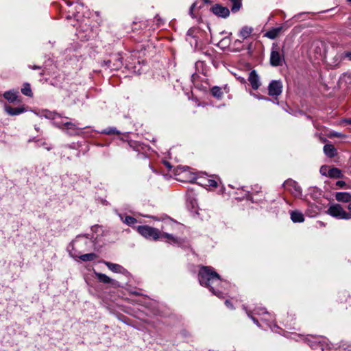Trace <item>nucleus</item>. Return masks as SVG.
<instances>
[{
	"instance_id": "nucleus-18",
	"label": "nucleus",
	"mask_w": 351,
	"mask_h": 351,
	"mask_svg": "<svg viewBox=\"0 0 351 351\" xmlns=\"http://www.w3.org/2000/svg\"><path fill=\"white\" fill-rule=\"evenodd\" d=\"M287 23L288 21H287L284 24V25L271 28L264 34V36L269 39H275L279 35V34L283 29L284 27L287 25Z\"/></svg>"
},
{
	"instance_id": "nucleus-19",
	"label": "nucleus",
	"mask_w": 351,
	"mask_h": 351,
	"mask_svg": "<svg viewBox=\"0 0 351 351\" xmlns=\"http://www.w3.org/2000/svg\"><path fill=\"white\" fill-rule=\"evenodd\" d=\"M165 238L167 239V242L169 243L173 244V245H179L182 243V241L180 238L176 237L171 234H169L165 232L160 231V239Z\"/></svg>"
},
{
	"instance_id": "nucleus-20",
	"label": "nucleus",
	"mask_w": 351,
	"mask_h": 351,
	"mask_svg": "<svg viewBox=\"0 0 351 351\" xmlns=\"http://www.w3.org/2000/svg\"><path fill=\"white\" fill-rule=\"evenodd\" d=\"M40 117H45L48 119H51L53 121L52 123L54 125L55 121H59L58 119H61V117L54 112H51L49 110H44L40 114Z\"/></svg>"
},
{
	"instance_id": "nucleus-54",
	"label": "nucleus",
	"mask_w": 351,
	"mask_h": 351,
	"mask_svg": "<svg viewBox=\"0 0 351 351\" xmlns=\"http://www.w3.org/2000/svg\"><path fill=\"white\" fill-rule=\"evenodd\" d=\"M165 165L169 169H171V165H170V163L169 162H167L165 161Z\"/></svg>"
},
{
	"instance_id": "nucleus-46",
	"label": "nucleus",
	"mask_w": 351,
	"mask_h": 351,
	"mask_svg": "<svg viewBox=\"0 0 351 351\" xmlns=\"http://www.w3.org/2000/svg\"><path fill=\"white\" fill-rule=\"evenodd\" d=\"M225 304H226V306L228 308H230V309H231V310H232V309H234V306H233L232 304L231 303V302H230V300H226L225 301Z\"/></svg>"
},
{
	"instance_id": "nucleus-3",
	"label": "nucleus",
	"mask_w": 351,
	"mask_h": 351,
	"mask_svg": "<svg viewBox=\"0 0 351 351\" xmlns=\"http://www.w3.org/2000/svg\"><path fill=\"white\" fill-rule=\"evenodd\" d=\"M284 337L293 339L295 341H304L313 350H321V351H331L332 345L328 339L319 336L308 335L304 336L301 334L291 333L290 336L284 334Z\"/></svg>"
},
{
	"instance_id": "nucleus-5",
	"label": "nucleus",
	"mask_w": 351,
	"mask_h": 351,
	"mask_svg": "<svg viewBox=\"0 0 351 351\" xmlns=\"http://www.w3.org/2000/svg\"><path fill=\"white\" fill-rule=\"evenodd\" d=\"M54 125L70 136L78 135L80 130L84 128V127H80L78 123L71 121H55Z\"/></svg>"
},
{
	"instance_id": "nucleus-8",
	"label": "nucleus",
	"mask_w": 351,
	"mask_h": 351,
	"mask_svg": "<svg viewBox=\"0 0 351 351\" xmlns=\"http://www.w3.org/2000/svg\"><path fill=\"white\" fill-rule=\"evenodd\" d=\"M327 213L338 219H350L351 214L346 212L340 204H336L330 206L328 210Z\"/></svg>"
},
{
	"instance_id": "nucleus-62",
	"label": "nucleus",
	"mask_w": 351,
	"mask_h": 351,
	"mask_svg": "<svg viewBox=\"0 0 351 351\" xmlns=\"http://www.w3.org/2000/svg\"><path fill=\"white\" fill-rule=\"evenodd\" d=\"M194 202H195V199H194ZM191 203H192V204H193V207L194 208V207H195V204H196V202H194V203H193V202H192Z\"/></svg>"
},
{
	"instance_id": "nucleus-58",
	"label": "nucleus",
	"mask_w": 351,
	"mask_h": 351,
	"mask_svg": "<svg viewBox=\"0 0 351 351\" xmlns=\"http://www.w3.org/2000/svg\"><path fill=\"white\" fill-rule=\"evenodd\" d=\"M99 228V226H93V227H92V230L95 231L96 229H98Z\"/></svg>"
},
{
	"instance_id": "nucleus-13",
	"label": "nucleus",
	"mask_w": 351,
	"mask_h": 351,
	"mask_svg": "<svg viewBox=\"0 0 351 351\" xmlns=\"http://www.w3.org/2000/svg\"><path fill=\"white\" fill-rule=\"evenodd\" d=\"M282 92V83L280 80H272L268 86V94L271 97H278Z\"/></svg>"
},
{
	"instance_id": "nucleus-11",
	"label": "nucleus",
	"mask_w": 351,
	"mask_h": 351,
	"mask_svg": "<svg viewBox=\"0 0 351 351\" xmlns=\"http://www.w3.org/2000/svg\"><path fill=\"white\" fill-rule=\"evenodd\" d=\"M284 188L289 191L295 197H300L302 194V188L297 182L291 179L286 180L283 183Z\"/></svg>"
},
{
	"instance_id": "nucleus-59",
	"label": "nucleus",
	"mask_w": 351,
	"mask_h": 351,
	"mask_svg": "<svg viewBox=\"0 0 351 351\" xmlns=\"http://www.w3.org/2000/svg\"><path fill=\"white\" fill-rule=\"evenodd\" d=\"M34 128H35V130H36V131H38H38H39V130H40L39 127H38L36 125L34 126Z\"/></svg>"
},
{
	"instance_id": "nucleus-40",
	"label": "nucleus",
	"mask_w": 351,
	"mask_h": 351,
	"mask_svg": "<svg viewBox=\"0 0 351 351\" xmlns=\"http://www.w3.org/2000/svg\"><path fill=\"white\" fill-rule=\"evenodd\" d=\"M35 141V142H36V143H37V145H38V147H40V146H43V147H45V149H47V150H48V151H49V150H51V149H52V147H51V146H49V145L47 144V143H46V142H45V141H39V140L36 141L35 138H33L32 139L29 140V141Z\"/></svg>"
},
{
	"instance_id": "nucleus-41",
	"label": "nucleus",
	"mask_w": 351,
	"mask_h": 351,
	"mask_svg": "<svg viewBox=\"0 0 351 351\" xmlns=\"http://www.w3.org/2000/svg\"><path fill=\"white\" fill-rule=\"evenodd\" d=\"M337 58V59H339V60H342L346 58L348 59L349 60H351V52L346 51L345 53H341L338 55Z\"/></svg>"
},
{
	"instance_id": "nucleus-9",
	"label": "nucleus",
	"mask_w": 351,
	"mask_h": 351,
	"mask_svg": "<svg viewBox=\"0 0 351 351\" xmlns=\"http://www.w3.org/2000/svg\"><path fill=\"white\" fill-rule=\"evenodd\" d=\"M285 62L284 52H280V49L277 45H273L270 53L269 62L272 66H278Z\"/></svg>"
},
{
	"instance_id": "nucleus-51",
	"label": "nucleus",
	"mask_w": 351,
	"mask_h": 351,
	"mask_svg": "<svg viewBox=\"0 0 351 351\" xmlns=\"http://www.w3.org/2000/svg\"><path fill=\"white\" fill-rule=\"evenodd\" d=\"M204 62L201 61H198L195 63V66L197 69H198L199 66H203Z\"/></svg>"
},
{
	"instance_id": "nucleus-45",
	"label": "nucleus",
	"mask_w": 351,
	"mask_h": 351,
	"mask_svg": "<svg viewBox=\"0 0 351 351\" xmlns=\"http://www.w3.org/2000/svg\"><path fill=\"white\" fill-rule=\"evenodd\" d=\"M320 173L323 176H328V173H326L327 171V167L326 166H322L321 168H320Z\"/></svg>"
},
{
	"instance_id": "nucleus-63",
	"label": "nucleus",
	"mask_w": 351,
	"mask_h": 351,
	"mask_svg": "<svg viewBox=\"0 0 351 351\" xmlns=\"http://www.w3.org/2000/svg\"><path fill=\"white\" fill-rule=\"evenodd\" d=\"M44 75V72H43V71H42V72H40V76H42V75Z\"/></svg>"
},
{
	"instance_id": "nucleus-4",
	"label": "nucleus",
	"mask_w": 351,
	"mask_h": 351,
	"mask_svg": "<svg viewBox=\"0 0 351 351\" xmlns=\"http://www.w3.org/2000/svg\"><path fill=\"white\" fill-rule=\"evenodd\" d=\"M75 8L77 10H79L82 9L83 6L81 4H77ZM74 17L77 22L76 27L77 36L82 40H86L94 37L95 34L93 32V29L88 24L89 22L88 19H82L79 11H77V13L74 15ZM73 26H76V24H74Z\"/></svg>"
},
{
	"instance_id": "nucleus-21",
	"label": "nucleus",
	"mask_w": 351,
	"mask_h": 351,
	"mask_svg": "<svg viewBox=\"0 0 351 351\" xmlns=\"http://www.w3.org/2000/svg\"><path fill=\"white\" fill-rule=\"evenodd\" d=\"M291 219L293 223H302L304 221V216L299 210H292L290 212Z\"/></svg>"
},
{
	"instance_id": "nucleus-53",
	"label": "nucleus",
	"mask_w": 351,
	"mask_h": 351,
	"mask_svg": "<svg viewBox=\"0 0 351 351\" xmlns=\"http://www.w3.org/2000/svg\"><path fill=\"white\" fill-rule=\"evenodd\" d=\"M130 293L134 295H141V293L137 291H131Z\"/></svg>"
},
{
	"instance_id": "nucleus-14",
	"label": "nucleus",
	"mask_w": 351,
	"mask_h": 351,
	"mask_svg": "<svg viewBox=\"0 0 351 351\" xmlns=\"http://www.w3.org/2000/svg\"><path fill=\"white\" fill-rule=\"evenodd\" d=\"M103 263L108 267V268L110 271L114 273L121 274L125 276H128L129 274L128 271L126 269H125L123 266L119 264L112 263L108 261H104Z\"/></svg>"
},
{
	"instance_id": "nucleus-33",
	"label": "nucleus",
	"mask_w": 351,
	"mask_h": 351,
	"mask_svg": "<svg viewBox=\"0 0 351 351\" xmlns=\"http://www.w3.org/2000/svg\"><path fill=\"white\" fill-rule=\"evenodd\" d=\"M295 315L293 314H288V316H287V319L285 321H283L284 322V325L285 326L289 328H293V326L294 325V320H295Z\"/></svg>"
},
{
	"instance_id": "nucleus-6",
	"label": "nucleus",
	"mask_w": 351,
	"mask_h": 351,
	"mask_svg": "<svg viewBox=\"0 0 351 351\" xmlns=\"http://www.w3.org/2000/svg\"><path fill=\"white\" fill-rule=\"evenodd\" d=\"M123 66V57L120 53L110 55V58L101 62V66L110 71L118 70Z\"/></svg>"
},
{
	"instance_id": "nucleus-29",
	"label": "nucleus",
	"mask_w": 351,
	"mask_h": 351,
	"mask_svg": "<svg viewBox=\"0 0 351 351\" xmlns=\"http://www.w3.org/2000/svg\"><path fill=\"white\" fill-rule=\"evenodd\" d=\"M3 97L8 101H9L10 102H13L16 100V99L18 97V93L16 91H12V90L6 91L3 94Z\"/></svg>"
},
{
	"instance_id": "nucleus-10",
	"label": "nucleus",
	"mask_w": 351,
	"mask_h": 351,
	"mask_svg": "<svg viewBox=\"0 0 351 351\" xmlns=\"http://www.w3.org/2000/svg\"><path fill=\"white\" fill-rule=\"evenodd\" d=\"M195 182L202 186L209 187L210 189L217 188V182L214 180L212 176L203 173L195 178Z\"/></svg>"
},
{
	"instance_id": "nucleus-30",
	"label": "nucleus",
	"mask_w": 351,
	"mask_h": 351,
	"mask_svg": "<svg viewBox=\"0 0 351 351\" xmlns=\"http://www.w3.org/2000/svg\"><path fill=\"white\" fill-rule=\"evenodd\" d=\"M98 133L102 134H107V135H111V134H121V132L118 130L115 127H108L100 132H98Z\"/></svg>"
},
{
	"instance_id": "nucleus-26",
	"label": "nucleus",
	"mask_w": 351,
	"mask_h": 351,
	"mask_svg": "<svg viewBox=\"0 0 351 351\" xmlns=\"http://www.w3.org/2000/svg\"><path fill=\"white\" fill-rule=\"evenodd\" d=\"M324 152L327 156L330 158H332L337 154L336 149L332 145L330 144H326L324 146Z\"/></svg>"
},
{
	"instance_id": "nucleus-37",
	"label": "nucleus",
	"mask_w": 351,
	"mask_h": 351,
	"mask_svg": "<svg viewBox=\"0 0 351 351\" xmlns=\"http://www.w3.org/2000/svg\"><path fill=\"white\" fill-rule=\"evenodd\" d=\"M21 93L23 95L28 96V97L32 96V91L29 84L25 83L23 84V87L21 88Z\"/></svg>"
},
{
	"instance_id": "nucleus-16",
	"label": "nucleus",
	"mask_w": 351,
	"mask_h": 351,
	"mask_svg": "<svg viewBox=\"0 0 351 351\" xmlns=\"http://www.w3.org/2000/svg\"><path fill=\"white\" fill-rule=\"evenodd\" d=\"M94 273L97 280L100 282H102L104 284H110L113 287H119V282L117 280L110 278L106 274L96 271H95Z\"/></svg>"
},
{
	"instance_id": "nucleus-50",
	"label": "nucleus",
	"mask_w": 351,
	"mask_h": 351,
	"mask_svg": "<svg viewBox=\"0 0 351 351\" xmlns=\"http://www.w3.org/2000/svg\"><path fill=\"white\" fill-rule=\"evenodd\" d=\"M28 67L29 69H34V70L40 69H41V67L40 66H37V65H34V66L28 65Z\"/></svg>"
},
{
	"instance_id": "nucleus-35",
	"label": "nucleus",
	"mask_w": 351,
	"mask_h": 351,
	"mask_svg": "<svg viewBox=\"0 0 351 351\" xmlns=\"http://www.w3.org/2000/svg\"><path fill=\"white\" fill-rule=\"evenodd\" d=\"M97 257V254L95 253H88L80 256V260L84 262L86 261H94Z\"/></svg>"
},
{
	"instance_id": "nucleus-61",
	"label": "nucleus",
	"mask_w": 351,
	"mask_h": 351,
	"mask_svg": "<svg viewBox=\"0 0 351 351\" xmlns=\"http://www.w3.org/2000/svg\"><path fill=\"white\" fill-rule=\"evenodd\" d=\"M146 23V21H143L141 23V25H145Z\"/></svg>"
},
{
	"instance_id": "nucleus-34",
	"label": "nucleus",
	"mask_w": 351,
	"mask_h": 351,
	"mask_svg": "<svg viewBox=\"0 0 351 351\" xmlns=\"http://www.w3.org/2000/svg\"><path fill=\"white\" fill-rule=\"evenodd\" d=\"M295 315L293 314H288V316H287V319L285 321H283L284 322V325L285 326L289 328H293V326L294 325V320H295Z\"/></svg>"
},
{
	"instance_id": "nucleus-47",
	"label": "nucleus",
	"mask_w": 351,
	"mask_h": 351,
	"mask_svg": "<svg viewBox=\"0 0 351 351\" xmlns=\"http://www.w3.org/2000/svg\"><path fill=\"white\" fill-rule=\"evenodd\" d=\"M154 21H156L158 25H160L161 24L162 19L160 18V16L158 15H156L154 17Z\"/></svg>"
},
{
	"instance_id": "nucleus-12",
	"label": "nucleus",
	"mask_w": 351,
	"mask_h": 351,
	"mask_svg": "<svg viewBox=\"0 0 351 351\" xmlns=\"http://www.w3.org/2000/svg\"><path fill=\"white\" fill-rule=\"evenodd\" d=\"M210 11L219 18L226 19L230 16V10L225 6L219 3L214 4L210 8Z\"/></svg>"
},
{
	"instance_id": "nucleus-22",
	"label": "nucleus",
	"mask_w": 351,
	"mask_h": 351,
	"mask_svg": "<svg viewBox=\"0 0 351 351\" xmlns=\"http://www.w3.org/2000/svg\"><path fill=\"white\" fill-rule=\"evenodd\" d=\"M335 198L338 202L348 203L351 201V194L348 192H337Z\"/></svg>"
},
{
	"instance_id": "nucleus-55",
	"label": "nucleus",
	"mask_w": 351,
	"mask_h": 351,
	"mask_svg": "<svg viewBox=\"0 0 351 351\" xmlns=\"http://www.w3.org/2000/svg\"><path fill=\"white\" fill-rule=\"evenodd\" d=\"M195 77H196V74H195V73H194V74H193V75H191V79H192V81H193V82H194V81H195Z\"/></svg>"
},
{
	"instance_id": "nucleus-38",
	"label": "nucleus",
	"mask_w": 351,
	"mask_h": 351,
	"mask_svg": "<svg viewBox=\"0 0 351 351\" xmlns=\"http://www.w3.org/2000/svg\"><path fill=\"white\" fill-rule=\"evenodd\" d=\"M186 39L190 43V44L191 45H193V40H194L195 45H197V40H196L195 37L194 36H193V30L189 29L187 32Z\"/></svg>"
},
{
	"instance_id": "nucleus-64",
	"label": "nucleus",
	"mask_w": 351,
	"mask_h": 351,
	"mask_svg": "<svg viewBox=\"0 0 351 351\" xmlns=\"http://www.w3.org/2000/svg\"><path fill=\"white\" fill-rule=\"evenodd\" d=\"M68 5L71 6L72 5V3L67 2Z\"/></svg>"
},
{
	"instance_id": "nucleus-31",
	"label": "nucleus",
	"mask_w": 351,
	"mask_h": 351,
	"mask_svg": "<svg viewBox=\"0 0 351 351\" xmlns=\"http://www.w3.org/2000/svg\"><path fill=\"white\" fill-rule=\"evenodd\" d=\"M93 236L87 234L86 235H79L76 237V239L71 243V245L73 248L75 245H77L79 243L86 239H92Z\"/></svg>"
},
{
	"instance_id": "nucleus-24",
	"label": "nucleus",
	"mask_w": 351,
	"mask_h": 351,
	"mask_svg": "<svg viewBox=\"0 0 351 351\" xmlns=\"http://www.w3.org/2000/svg\"><path fill=\"white\" fill-rule=\"evenodd\" d=\"M5 110L8 114L12 116L19 115L25 112V109L23 107L13 108L10 106H5Z\"/></svg>"
},
{
	"instance_id": "nucleus-17",
	"label": "nucleus",
	"mask_w": 351,
	"mask_h": 351,
	"mask_svg": "<svg viewBox=\"0 0 351 351\" xmlns=\"http://www.w3.org/2000/svg\"><path fill=\"white\" fill-rule=\"evenodd\" d=\"M248 80L250 83L252 88L254 90H257L261 86L260 77L255 70L250 71L249 74Z\"/></svg>"
},
{
	"instance_id": "nucleus-42",
	"label": "nucleus",
	"mask_w": 351,
	"mask_h": 351,
	"mask_svg": "<svg viewBox=\"0 0 351 351\" xmlns=\"http://www.w3.org/2000/svg\"><path fill=\"white\" fill-rule=\"evenodd\" d=\"M339 348L344 350L351 351V345L348 344L347 343L343 342V341L341 342V343L339 345Z\"/></svg>"
},
{
	"instance_id": "nucleus-52",
	"label": "nucleus",
	"mask_w": 351,
	"mask_h": 351,
	"mask_svg": "<svg viewBox=\"0 0 351 351\" xmlns=\"http://www.w3.org/2000/svg\"><path fill=\"white\" fill-rule=\"evenodd\" d=\"M241 43H242V41L241 40L237 39V40H236L234 41V46H239V45H240L241 44Z\"/></svg>"
},
{
	"instance_id": "nucleus-43",
	"label": "nucleus",
	"mask_w": 351,
	"mask_h": 351,
	"mask_svg": "<svg viewBox=\"0 0 351 351\" xmlns=\"http://www.w3.org/2000/svg\"><path fill=\"white\" fill-rule=\"evenodd\" d=\"M197 2H194L190 7V9H189V15L193 18V19H195V16L194 15V13H193V10L194 9L197 7Z\"/></svg>"
},
{
	"instance_id": "nucleus-57",
	"label": "nucleus",
	"mask_w": 351,
	"mask_h": 351,
	"mask_svg": "<svg viewBox=\"0 0 351 351\" xmlns=\"http://www.w3.org/2000/svg\"><path fill=\"white\" fill-rule=\"evenodd\" d=\"M203 2H204V3L207 4V3H210V0H203Z\"/></svg>"
},
{
	"instance_id": "nucleus-39",
	"label": "nucleus",
	"mask_w": 351,
	"mask_h": 351,
	"mask_svg": "<svg viewBox=\"0 0 351 351\" xmlns=\"http://www.w3.org/2000/svg\"><path fill=\"white\" fill-rule=\"evenodd\" d=\"M343 82L349 84L351 86V75L343 74L339 79L340 85H341Z\"/></svg>"
},
{
	"instance_id": "nucleus-49",
	"label": "nucleus",
	"mask_w": 351,
	"mask_h": 351,
	"mask_svg": "<svg viewBox=\"0 0 351 351\" xmlns=\"http://www.w3.org/2000/svg\"><path fill=\"white\" fill-rule=\"evenodd\" d=\"M306 14V12H301V13H299V14H298L295 15V16H293V19H300V17H301L302 16H303V15H304V14Z\"/></svg>"
},
{
	"instance_id": "nucleus-44",
	"label": "nucleus",
	"mask_w": 351,
	"mask_h": 351,
	"mask_svg": "<svg viewBox=\"0 0 351 351\" xmlns=\"http://www.w3.org/2000/svg\"><path fill=\"white\" fill-rule=\"evenodd\" d=\"M251 95H253L254 97H255L256 98H257L259 100H262L263 99V100H265V101H271V99H269L268 97H263L262 95H256L255 93H252Z\"/></svg>"
},
{
	"instance_id": "nucleus-60",
	"label": "nucleus",
	"mask_w": 351,
	"mask_h": 351,
	"mask_svg": "<svg viewBox=\"0 0 351 351\" xmlns=\"http://www.w3.org/2000/svg\"><path fill=\"white\" fill-rule=\"evenodd\" d=\"M346 122H347L348 123L351 124V119H349L346 120Z\"/></svg>"
},
{
	"instance_id": "nucleus-15",
	"label": "nucleus",
	"mask_w": 351,
	"mask_h": 351,
	"mask_svg": "<svg viewBox=\"0 0 351 351\" xmlns=\"http://www.w3.org/2000/svg\"><path fill=\"white\" fill-rule=\"evenodd\" d=\"M241 197L240 198H247V199L250 200L253 203H260L262 202L263 195V194H256L252 195L250 194L248 191L243 189V187L241 189Z\"/></svg>"
},
{
	"instance_id": "nucleus-25",
	"label": "nucleus",
	"mask_w": 351,
	"mask_h": 351,
	"mask_svg": "<svg viewBox=\"0 0 351 351\" xmlns=\"http://www.w3.org/2000/svg\"><path fill=\"white\" fill-rule=\"evenodd\" d=\"M253 30L254 29L252 27L244 26L241 29L239 33V36L241 37L243 40H245L251 35Z\"/></svg>"
},
{
	"instance_id": "nucleus-27",
	"label": "nucleus",
	"mask_w": 351,
	"mask_h": 351,
	"mask_svg": "<svg viewBox=\"0 0 351 351\" xmlns=\"http://www.w3.org/2000/svg\"><path fill=\"white\" fill-rule=\"evenodd\" d=\"M178 223L177 221L173 220L169 217H166L163 220V224L162 226V230H168L169 227L173 228L174 226H177Z\"/></svg>"
},
{
	"instance_id": "nucleus-28",
	"label": "nucleus",
	"mask_w": 351,
	"mask_h": 351,
	"mask_svg": "<svg viewBox=\"0 0 351 351\" xmlns=\"http://www.w3.org/2000/svg\"><path fill=\"white\" fill-rule=\"evenodd\" d=\"M232 6L230 10L232 13L238 12L242 7V0H229Z\"/></svg>"
},
{
	"instance_id": "nucleus-2",
	"label": "nucleus",
	"mask_w": 351,
	"mask_h": 351,
	"mask_svg": "<svg viewBox=\"0 0 351 351\" xmlns=\"http://www.w3.org/2000/svg\"><path fill=\"white\" fill-rule=\"evenodd\" d=\"M243 309L246 313L247 317L260 328L267 330L270 329L272 332L280 334L291 335L292 332L284 331L280 328L275 323L276 318L274 315L269 313L263 307H254L243 306Z\"/></svg>"
},
{
	"instance_id": "nucleus-36",
	"label": "nucleus",
	"mask_w": 351,
	"mask_h": 351,
	"mask_svg": "<svg viewBox=\"0 0 351 351\" xmlns=\"http://www.w3.org/2000/svg\"><path fill=\"white\" fill-rule=\"evenodd\" d=\"M211 93H212V95L219 99L222 97V95H223V92L221 90V88L219 86H213L212 88H211Z\"/></svg>"
},
{
	"instance_id": "nucleus-1",
	"label": "nucleus",
	"mask_w": 351,
	"mask_h": 351,
	"mask_svg": "<svg viewBox=\"0 0 351 351\" xmlns=\"http://www.w3.org/2000/svg\"><path fill=\"white\" fill-rule=\"evenodd\" d=\"M198 280L202 286L206 287L219 298H223L228 294V288L230 286L229 282L223 280L212 267H201Z\"/></svg>"
},
{
	"instance_id": "nucleus-56",
	"label": "nucleus",
	"mask_w": 351,
	"mask_h": 351,
	"mask_svg": "<svg viewBox=\"0 0 351 351\" xmlns=\"http://www.w3.org/2000/svg\"><path fill=\"white\" fill-rule=\"evenodd\" d=\"M348 209L350 210V213L349 214H351V202L348 204Z\"/></svg>"
},
{
	"instance_id": "nucleus-23",
	"label": "nucleus",
	"mask_w": 351,
	"mask_h": 351,
	"mask_svg": "<svg viewBox=\"0 0 351 351\" xmlns=\"http://www.w3.org/2000/svg\"><path fill=\"white\" fill-rule=\"evenodd\" d=\"M118 215H119L120 219L124 223H125L126 225H128L129 226H133L134 225H135L137 223L136 219L132 216L125 215L120 214V213H119Z\"/></svg>"
},
{
	"instance_id": "nucleus-7",
	"label": "nucleus",
	"mask_w": 351,
	"mask_h": 351,
	"mask_svg": "<svg viewBox=\"0 0 351 351\" xmlns=\"http://www.w3.org/2000/svg\"><path fill=\"white\" fill-rule=\"evenodd\" d=\"M138 232L147 239L157 241L160 239V231L155 228L144 225L137 227Z\"/></svg>"
},
{
	"instance_id": "nucleus-48",
	"label": "nucleus",
	"mask_w": 351,
	"mask_h": 351,
	"mask_svg": "<svg viewBox=\"0 0 351 351\" xmlns=\"http://www.w3.org/2000/svg\"><path fill=\"white\" fill-rule=\"evenodd\" d=\"M337 185L340 187H343L346 185V183L344 181L339 180L337 182Z\"/></svg>"
},
{
	"instance_id": "nucleus-32",
	"label": "nucleus",
	"mask_w": 351,
	"mask_h": 351,
	"mask_svg": "<svg viewBox=\"0 0 351 351\" xmlns=\"http://www.w3.org/2000/svg\"><path fill=\"white\" fill-rule=\"evenodd\" d=\"M342 176L341 171L337 168H332L328 171V176L331 178H339Z\"/></svg>"
}]
</instances>
